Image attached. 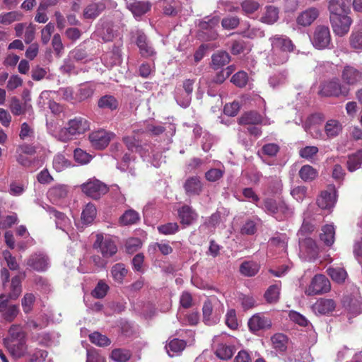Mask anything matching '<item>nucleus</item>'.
Returning <instances> with one entry per match:
<instances>
[{"label": "nucleus", "mask_w": 362, "mask_h": 362, "mask_svg": "<svg viewBox=\"0 0 362 362\" xmlns=\"http://www.w3.org/2000/svg\"><path fill=\"white\" fill-rule=\"evenodd\" d=\"M177 216L180 223L184 226H189L193 224L198 218V214L190 206L184 204L177 209Z\"/></svg>", "instance_id": "18"}, {"label": "nucleus", "mask_w": 362, "mask_h": 362, "mask_svg": "<svg viewBox=\"0 0 362 362\" xmlns=\"http://www.w3.org/2000/svg\"><path fill=\"white\" fill-rule=\"evenodd\" d=\"M337 200V191L334 185H328L326 189L321 192L316 200L317 206L322 209H332Z\"/></svg>", "instance_id": "10"}, {"label": "nucleus", "mask_w": 362, "mask_h": 362, "mask_svg": "<svg viewBox=\"0 0 362 362\" xmlns=\"http://www.w3.org/2000/svg\"><path fill=\"white\" fill-rule=\"evenodd\" d=\"M215 354L221 360H229L234 354V346L225 344H218Z\"/></svg>", "instance_id": "46"}, {"label": "nucleus", "mask_w": 362, "mask_h": 362, "mask_svg": "<svg viewBox=\"0 0 362 362\" xmlns=\"http://www.w3.org/2000/svg\"><path fill=\"white\" fill-rule=\"evenodd\" d=\"M310 40L313 45L317 49H330L332 37L329 28L322 25L316 26Z\"/></svg>", "instance_id": "6"}, {"label": "nucleus", "mask_w": 362, "mask_h": 362, "mask_svg": "<svg viewBox=\"0 0 362 362\" xmlns=\"http://www.w3.org/2000/svg\"><path fill=\"white\" fill-rule=\"evenodd\" d=\"M349 88L341 84L338 78H334L320 85L319 95L323 97L345 98L349 95Z\"/></svg>", "instance_id": "4"}, {"label": "nucleus", "mask_w": 362, "mask_h": 362, "mask_svg": "<svg viewBox=\"0 0 362 362\" xmlns=\"http://www.w3.org/2000/svg\"><path fill=\"white\" fill-rule=\"evenodd\" d=\"M9 299L5 294L0 295V315L6 322L11 323L20 313L18 305L9 303Z\"/></svg>", "instance_id": "9"}, {"label": "nucleus", "mask_w": 362, "mask_h": 362, "mask_svg": "<svg viewBox=\"0 0 362 362\" xmlns=\"http://www.w3.org/2000/svg\"><path fill=\"white\" fill-rule=\"evenodd\" d=\"M35 302V296L33 293H27L24 295L21 300V305L23 310L25 314H28L32 312Z\"/></svg>", "instance_id": "57"}, {"label": "nucleus", "mask_w": 362, "mask_h": 362, "mask_svg": "<svg viewBox=\"0 0 362 362\" xmlns=\"http://www.w3.org/2000/svg\"><path fill=\"white\" fill-rule=\"evenodd\" d=\"M273 347L277 351L284 352L286 350L287 337L286 335L277 333L275 334L271 339Z\"/></svg>", "instance_id": "51"}, {"label": "nucleus", "mask_w": 362, "mask_h": 362, "mask_svg": "<svg viewBox=\"0 0 362 362\" xmlns=\"http://www.w3.org/2000/svg\"><path fill=\"white\" fill-rule=\"evenodd\" d=\"M230 81L236 86L243 88L248 82V75L245 71H238L232 76Z\"/></svg>", "instance_id": "60"}, {"label": "nucleus", "mask_w": 362, "mask_h": 362, "mask_svg": "<svg viewBox=\"0 0 362 362\" xmlns=\"http://www.w3.org/2000/svg\"><path fill=\"white\" fill-rule=\"evenodd\" d=\"M128 273L127 269L123 263H117L111 268V274L113 279L119 283L122 284L123 281Z\"/></svg>", "instance_id": "43"}, {"label": "nucleus", "mask_w": 362, "mask_h": 362, "mask_svg": "<svg viewBox=\"0 0 362 362\" xmlns=\"http://www.w3.org/2000/svg\"><path fill=\"white\" fill-rule=\"evenodd\" d=\"M299 249L300 255L306 259H315L318 256L319 247L311 238H300Z\"/></svg>", "instance_id": "15"}, {"label": "nucleus", "mask_w": 362, "mask_h": 362, "mask_svg": "<svg viewBox=\"0 0 362 362\" xmlns=\"http://www.w3.org/2000/svg\"><path fill=\"white\" fill-rule=\"evenodd\" d=\"M336 308V303L333 299L320 298L313 305V310L315 313L327 315L332 313Z\"/></svg>", "instance_id": "24"}, {"label": "nucleus", "mask_w": 362, "mask_h": 362, "mask_svg": "<svg viewBox=\"0 0 362 362\" xmlns=\"http://www.w3.org/2000/svg\"><path fill=\"white\" fill-rule=\"evenodd\" d=\"M280 288L277 285L270 286L264 293V298L267 303H276L279 298Z\"/></svg>", "instance_id": "55"}, {"label": "nucleus", "mask_w": 362, "mask_h": 362, "mask_svg": "<svg viewBox=\"0 0 362 362\" xmlns=\"http://www.w3.org/2000/svg\"><path fill=\"white\" fill-rule=\"evenodd\" d=\"M264 123V117L257 111H249L238 118L240 125H257Z\"/></svg>", "instance_id": "26"}, {"label": "nucleus", "mask_w": 362, "mask_h": 362, "mask_svg": "<svg viewBox=\"0 0 362 362\" xmlns=\"http://www.w3.org/2000/svg\"><path fill=\"white\" fill-rule=\"evenodd\" d=\"M327 273L333 281L337 283L344 282L347 276L346 270L341 267H329L327 269Z\"/></svg>", "instance_id": "52"}, {"label": "nucleus", "mask_w": 362, "mask_h": 362, "mask_svg": "<svg viewBox=\"0 0 362 362\" xmlns=\"http://www.w3.org/2000/svg\"><path fill=\"white\" fill-rule=\"evenodd\" d=\"M118 101L112 95H105L102 96L98 101V106L101 109L115 110L118 107Z\"/></svg>", "instance_id": "44"}, {"label": "nucleus", "mask_w": 362, "mask_h": 362, "mask_svg": "<svg viewBox=\"0 0 362 362\" xmlns=\"http://www.w3.org/2000/svg\"><path fill=\"white\" fill-rule=\"evenodd\" d=\"M74 158L76 162L84 165L89 163L92 158L91 156L81 148H76L74 151Z\"/></svg>", "instance_id": "64"}, {"label": "nucleus", "mask_w": 362, "mask_h": 362, "mask_svg": "<svg viewBox=\"0 0 362 362\" xmlns=\"http://www.w3.org/2000/svg\"><path fill=\"white\" fill-rule=\"evenodd\" d=\"M27 265L37 272H45L49 266L48 257L42 252L34 253L28 259Z\"/></svg>", "instance_id": "19"}, {"label": "nucleus", "mask_w": 362, "mask_h": 362, "mask_svg": "<svg viewBox=\"0 0 362 362\" xmlns=\"http://www.w3.org/2000/svg\"><path fill=\"white\" fill-rule=\"evenodd\" d=\"M110 3V0H100L96 2L91 1L83 8V18L87 20H94L97 18L107 8Z\"/></svg>", "instance_id": "16"}, {"label": "nucleus", "mask_w": 362, "mask_h": 362, "mask_svg": "<svg viewBox=\"0 0 362 362\" xmlns=\"http://www.w3.org/2000/svg\"><path fill=\"white\" fill-rule=\"evenodd\" d=\"M259 268V264L255 262L245 261L240 266V272L245 276L251 277L258 273Z\"/></svg>", "instance_id": "36"}, {"label": "nucleus", "mask_w": 362, "mask_h": 362, "mask_svg": "<svg viewBox=\"0 0 362 362\" xmlns=\"http://www.w3.org/2000/svg\"><path fill=\"white\" fill-rule=\"evenodd\" d=\"M350 47L356 50H362V32L354 30L349 36Z\"/></svg>", "instance_id": "58"}, {"label": "nucleus", "mask_w": 362, "mask_h": 362, "mask_svg": "<svg viewBox=\"0 0 362 362\" xmlns=\"http://www.w3.org/2000/svg\"><path fill=\"white\" fill-rule=\"evenodd\" d=\"M53 168L57 172H62L71 166V162L63 154H57L53 159Z\"/></svg>", "instance_id": "50"}, {"label": "nucleus", "mask_w": 362, "mask_h": 362, "mask_svg": "<svg viewBox=\"0 0 362 362\" xmlns=\"http://www.w3.org/2000/svg\"><path fill=\"white\" fill-rule=\"evenodd\" d=\"M271 326V320L262 313L255 314L248 321L249 329L252 332L269 329Z\"/></svg>", "instance_id": "20"}, {"label": "nucleus", "mask_w": 362, "mask_h": 362, "mask_svg": "<svg viewBox=\"0 0 362 362\" xmlns=\"http://www.w3.org/2000/svg\"><path fill=\"white\" fill-rule=\"evenodd\" d=\"M352 0H328L329 14L350 13Z\"/></svg>", "instance_id": "23"}, {"label": "nucleus", "mask_w": 362, "mask_h": 362, "mask_svg": "<svg viewBox=\"0 0 362 362\" xmlns=\"http://www.w3.org/2000/svg\"><path fill=\"white\" fill-rule=\"evenodd\" d=\"M179 229V225L175 222H170L158 226V231L165 235L175 234Z\"/></svg>", "instance_id": "59"}, {"label": "nucleus", "mask_w": 362, "mask_h": 362, "mask_svg": "<svg viewBox=\"0 0 362 362\" xmlns=\"http://www.w3.org/2000/svg\"><path fill=\"white\" fill-rule=\"evenodd\" d=\"M194 82V79H186L182 83V88L186 93V96L183 100L180 101V104L182 107H186L190 104Z\"/></svg>", "instance_id": "42"}, {"label": "nucleus", "mask_w": 362, "mask_h": 362, "mask_svg": "<svg viewBox=\"0 0 362 362\" xmlns=\"http://www.w3.org/2000/svg\"><path fill=\"white\" fill-rule=\"evenodd\" d=\"M68 188L64 185H57L51 188L47 192V196L50 200L57 202L61 199H64L67 196Z\"/></svg>", "instance_id": "33"}, {"label": "nucleus", "mask_w": 362, "mask_h": 362, "mask_svg": "<svg viewBox=\"0 0 362 362\" xmlns=\"http://www.w3.org/2000/svg\"><path fill=\"white\" fill-rule=\"evenodd\" d=\"M127 7L134 16L139 17L146 13L151 9V4L148 1H134L127 4Z\"/></svg>", "instance_id": "28"}, {"label": "nucleus", "mask_w": 362, "mask_h": 362, "mask_svg": "<svg viewBox=\"0 0 362 362\" xmlns=\"http://www.w3.org/2000/svg\"><path fill=\"white\" fill-rule=\"evenodd\" d=\"M140 220V216L134 209H128L120 216L119 221L122 226L136 224Z\"/></svg>", "instance_id": "38"}, {"label": "nucleus", "mask_w": 362, "mask_h": 362, "mask_svg": "<svg viewBox=\"0 0 362 362\" xmlns=\"http://www.w3.org/2000/svg\"><path fill=\"white\" fill-rule=\"evenodd\" d=\"M108 290V285L103 281H100L93 290L91 294L94 298L100 299L107 295Z\"/></svg>", "instance_id": "63"}, {"label": "nucleus", "mask_w": 362, "mask_h": 362, "mask_svg": "<svg viewBox=\"0 0 362 362\" xmlns=\"http://www.w3.org/2000/svg\"><path fill=\"white\" fill-rule=\"evenodd\" d=\"M342 131V125L337 119H329L325 125V132L329 139L337 136Z\"/></svg>", "instance_id": "32"}, {"label": "nucleus", "mask_w": 362, "mask_h": 362, "mask_svg": "<svg viewBox=\"0 0 362 362\" xmlns=\"http://www.w3.org/2000/svg\"><path fill=\"white\" fill-rule=\"evenodd\" d=\"M90 129V122L88 119L81 116L74 117L67 122L66 127L60 129L59 139L67 142L85 134Z\"/></svg>", "instance_id": "2"}, {"label": "nucleus", "mask_w": 362, "mask_h": 362, "mask_svg": "<svg viewBox=\"0 0 362 362\" xmlns=\"http://www.w3.org/2000/svg\"><path fill=\"white\" fill-rule=\"evenodd\" d=\"M220 23V17L218 16H206L199 21L198 28L202 33L201 36L207 41L215 40L218 37L217 28Z\"/></svg>", "instance_id": "5"}, {"label": "nucleus", "mask_w": 362, "mask_h": 362, "mask_svg": "<svg viewBox=\"0 0 362 362\" xmlns=\"http://www.w3.org/2000/svg\"><path fill=\"white\" fill-rule=\"evenodd\" d=\"M162 7L163 13L170 16H175L182 11L181 3L177 0H163Z\"/></svg>", "instance_id": "30"}, {"label": "nucleus", "mask_w": 362, "mask_h": 362, "mask_svg": "<svg viewBox=\"0 0 362 362\" xmlns=\"http://www.w3.org/2000/svg\"><path fill=\"white\" fill-rule=\"evenodd\" d=\"M319 10L315 7H310L302 11L298 16L296 22L299 25L306 27L310 25L319 16Z\"/></svg>", "instance_id": "21"}, {"label": "nucleus", "mask_w": 362, "mask_h": 362, "mask_svg": "<svg viewBox=\"0 0 362 362\" xmlns=\"http://www.w3.org/2000/svg\"><path fill=\"white\" fill-rule=\"evenodd\" d=\"M93 247L99 249L104 258L111 257L117 252V246L115 241L110 237H104L101 234L96 235Z\"/></svg>", "instance_id": "12"}, {"label": "nucleus", "mask_w": 362, "mask_h": 362, "mask_svg": "<svg viewBox=\"0 0 362 362\" xmlns=\"http://www.w3.org/2000/svg\"><path fill=\"white\" fill-rule=\"evenodd\" d=\"M183 187L188 196L199 195L203 190V184L199 177L192 176L185 180Z\"/></svg>", "instance_id": "22"}, {"label": "nucleus", "mask_w": 362, "mask_h": 362, "mask_svg": "<svg viewBox=\"0 0 362 362\" xmlns=\"http://www.w3.org/2000/svg\"><path fill=\"white\" fill-rule=\"evenodd\" d=\"M230 60L229 54L225 51H219L214 54L211 57L212 67L214 69H218L228 64Z\"/></svg>", "instance_id": "35"}, {"label": "nucleus", "mask_w": 362, "mask_h": 362, "mask_svg": "<svg viewBox=\"0 0 362 362\" xmlns=\"http://www.w3.org/2000/svg\"><path fill=\"white\" fill-rule=\"evenodd\" d=\"M136 129L132 132V134L123 138V142L126 147L131 151L139 153L141 156H146L148 153V144H142L139 139L141 132H135Z\"/></svg>", "instance_id": "8"}, {"label": "nucleus", "mask_w": 362, "mask_h": 362, "mask_svg": "<svg viewBox=\"0 0 362 362\" xmlns=\"http://www.w3.org/2000/svg\"><path fill=\"white\" fill-rule=\"evenodd\" d=\"M8 337L6 339L7 342H16L19 340L26 339V332L23 331L21 325L13 324L12 325L8 330Z\"/></svg>", "instance_id": "34"}, {"label": "nucleus", "mask_w": 362, "mask_h": 362, "mask_svg": "<svg viewBox=\"0 0 362 362\" xmlns=\"http://www.w3.org/2000/svg\"><path fill=\"white\" fill-rule=\"evenodd\" d=\"M23 14L18 11H13L0 14V25H8L15 21H21Z\"/></svg>", "instance_id": "47"}, {"label": "nucleus", "mask_w": 362, "mask_h": 362, "mask_svg": "<svg viewBox=\"0 0 362 362\" xmlns=\"http://www.w3.org/2000/svg\"><path fill=\"white\" fill-rule=\"evenodd\" d=\"M96 216V209L92 204H88L81 214V220L83 223L89 224L92 223Z\"/></svg>", "instance_id": "53"}, {"label": "nucleus", "mask_w": 362, "mask_h": 362, "mask_svg": "<svg viewBox=\"0 0 362 362\" xmlns=\"http://www.w3.org/2000/svg\"><path fill=\"white\" fill-rule=\"evenodd\" d=\"M136 43L143 57H150L156 54L153 48L148 44L147 37L144 33H139L136 37Z\"/></svg>", "instance_id": "27"}, {"label": "nucleus", "mask_w": 362, "mask_h": 362, "mask_svg": "<svg viewBox=\"0 0 362 362\" xmlns=\"http://www.w3.org/2000/svg\"><path fill=\"white\" fill-rule=\"evenodd\" d=\"M299 177L306 182H312L318 176L317 170L310 165H304L298 173Z\"/></svg>", "instance_id": "41"}, {"label": "nucleus", "mask_w": 362, "mask_h": 362, "mask_svg": "<svg viewBox=\"0 0 362 362\" xmlns=\"http://www.w3.org/2000/svg\"><path fill=\"white\" fill-rule=\"evenodd\" d=\"M131 356V351L124 349H115L111 353L112 359L117 362H127Z\"/></svg>", "instance_id": "54"}, {"label": "nucleus", "mask_w": 362, "mask_h": 362, "mask_svg": "<svg viewBox=\"0 0 362 362\" xmlns=\"http://www.w3.org/2000/svg\"><path fill=\"white\" fill-rule=\"evenodd\" d=\"M81 190L87 196L98 199L105 194L109 189L105 184L98 180H89L81 186Z\"/></svg>", "instance_id": "11"}, {"label": "nucleus", "mask_w": 362, "mask_h": 362, "mask_svg": "<svg viewBox=\"0 0 362 362\" xmlns=\"http://www.w3.org/2000/svg\"><path fill=\"white\" fill-rule=\"evenodd\" d=\"M213 305L210 300L204 301L202 307L203 322L206 325H212L216 323V320L213 315Z\"/></svg>", "instance_id": "40"}, {"label": "nucleus", "mask_w": 362, "mask_h": 362, "mask_svg": "<svg viewBox=\"0 0 362 362\" xmlns=\"http://www.w3.org/2000/svg\"><path fill=\"white\" fill-rule=\"evenodd\" d=\"M334 226L327 224L322 228L320 238L327 246H331L334 242Z\"/></svg>", "instance_id": "39"}, {"label": "nucleus", "mask_w": 362, "mask_h": 362, "mask_svg": "<svg viewBox=\"0 0 362 362\" xmlns=\"http://www.w3.org/2000/svg\"><path fill=\"white\" fill-rule=\"evenodd\" d=\"M95 88L93 85L85 83L80 85L76 92L77 102H82L90 98L94 93Z\"/></svg>", "instance_id": "45"}, {"label": "nucleus", "mask_w": 362, "mask_h": 362, "mask_svg": "<svg viewBox=\"0 0 362 362\" xmlns=\"http://www.w3.org/2000/svg\"><path fill=\"white\" fill-rule=\"evenodd\" d=\"M362 164V150H358L356 153L349 155L346 161L347 170L352 173L359 169Z\"/></svg>", "instance_id": "37"}, {"label": "nucleus", "mask_w": 362, "mask_h": 362, "mask_svg": "<svg viewBox=\"0 0 362 362\" xmlns=\"http://www.w3.org/2000/svg\"><path fill=\"white\" fill-rule=\"evenodd\" d=\"M243 37L254 39L255 37H261L264 35V32L259 28L251 27L250 25L247 28L239 33Z\"/></svg>", "instance_id": "61"}, {"label": "nucleus", "mask_w": 362, "mask_h": 362, "mask_svg": "<svg viewBox=\"0 0 362 362\" xmlns=\"http://www.w3.org/2000/svg\"><path fill=\"white\" fill-rule=\"evenodd\" d=\"M22 293L21 279L19 276H15L11 279V291L6 298L16 300Z\"/></svg>", "instance_id": "49"}, {"label": "nucleus", "mask_w": 362, "mask_h": 362, "mask_svg": "<svg viewBox=\"0 0 362 362\" xmlns=\"http://www.w3.org/2000/svg\"><path fill=\"white\" fill-rule=\"evenodd\" d=\"M264 211L274 217L278 221H283L293 216V208L291 207L284 200H276L266 198L263 201Z\"/></svg>", "instance_id": "3"}, {"label": "nucleus", "mask_w": 362, "mask_h": 362, "mask_svg": "<svg viewBox=\"0 0 362 362\" xmlns=\"http://www.w3.org/2000/svg\"><path fill=\"white\" fill-rule=\"evenodd\" d=\"M165 131V128L161 125H155L151 123H145L144 127L136 129L135 132H141V134L149 133L153 136H158Z\"/></svg>", "instance_id": "48"}, {"label": "nucleus", "mask_w": 362, "mask_h": 362, "mask_svg": "<svg viewBox=\"0 0 362 362\" xmlns=\"http://www.w3.org/2000/svg\"><path fill=\"white\" fill-rule=\"evenodd\" d=\"M89 339L91 343L98 346H107L111 343L110 339L107 337L98 332L90 334L89 335Z\"/></svg>", "instance_id": "56"}, {"label": "nucleus", "mask_w": 362, "mask_h": 362, "mask_svg": "<svg viewBox=\"0 0 362 362\" xmlns=\"http://www.w3.org/2000/svg\"><path fill=\"white\" fill-rule=\"evenodd\" d=\"M341 78L349 86H354L362 81V71L353 66L346 65L341 71Z\"/></svg>", "instance_id": "17"}, {"label": "nucleus", "mask_w": 362, "mask_h": 362, "mask_svg": "<svg viewBox=\"0 0 362 362\" xmlns=\"http://www.w3.org/2000/svg\"><path fill=\"white\" fill-rule=\"evenodd\" d=\"M279 18V8L273 5L266 6L260 18V21L267 25H273Z\"/></svg>", "instance_id": "25"}, {"label": "nucleus", "mask_w": 362, "mask_h": 362, "mask_svg": "<svg viewBox=\"0 0 362 362\" xmlns=\"http://www.w3.org/2000/svg\"><path fill=\"white\" fill-rule=\"evenodd\" d=\"M329 279L323 274H317L311 280L310 284L305 291L308 296L319 295L330 291Z\"/></svg>", "instance_id": "13"}, {"label": "nucleus", "mask_w": 362, "mask_h": 362, "mask_svg": "<svg viewBox=\"0 0 362 362\" xmlns=\"http://www.w3.org/2000/svg\"><path fill=\"white\" fill-rule=\"evenodd\" d=\"M187 343L185 340L174 338L169 340L168 343L165 345L167 353L170 357L181 353L186 347Z\"/></svg>", "instance_id": "29"}, {"label": "nucleus", "mask_w": 362, "mask_h": 362, "mask_svg": "<svg viewBox=\"0 0 362 362\" xmlns=\"http://www.w3.org/2000/svg\"><path fill=\"white\" fill-rule=\"evenodd\" d=\"M349 13L329 14L330 23L336 35L344 36L349 31L352 20Z\"/></svg>", "instance_id": "7"}, {"label": "nucleus", "mask_w": 362, "mask_h": 362, "mask_svg": "<svg viewBox=\"0 0 362 362\" xmlns=\"http://www.w3.org/2000/svg\"><path fill=\"white\" fill-rule=\"evenodd\" d=\"M7 346L11 353L18 358L23 356L28 349L26 339L16 342H7Z\"/></svg>", "instance_id": "31"}, {"label": "nucleus", "mask_w": 362, "mask_h": 362, "mask_svg": "<svg viewBox=\"0 0 362 362\" xmlns=\"http://www.w3.org/2000/svg\"><path fill=\"white\" fill-rule=\"evenodd\" d=\"M260 7L259 2L255 0H244L241 3V8L243 12L247 14H252Z\"/></svg>", "instance_id": "62"}, {"label": "nucleus", "mask_w": 362, "mask_h": 362, "mask_svg": "<svg viewBox=\"0 0 362 362\" xmlns=\"http://www.w3.org/2000/svg\"><path fill=\"white\" fill-rule=\"evenodd\" d=\"M113 136L112 133L101 129L90 133L88 140L95 149L103 150L108 146Z\"/></svg>", "instance_id": "14"}, {"label": "nucleus", "mask_w": 362, "mask_h": 362, "mask_svg": "<svg viewBox=\"0 0 362 362\" xmlns=\"http://www.w3.org/2000/svg\"><path fill=\"white\" fill-rule=\"evenodd\" d=\"M269 40L272 45L274 64H284L289 59L288 53L294 50V44L288 37L282 35H275L271 37Z\"/></svg>", "instance_id": "1"}]
</instances>
